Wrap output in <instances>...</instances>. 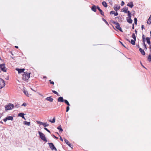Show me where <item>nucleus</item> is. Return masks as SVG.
Here are the masks:
<instances>
[{
  "label": "nucleus",
  "instance_id": "1",
  "mask_svg": "<svg viewBox=\"0 0 151 151\" xmlns=\"http://www.w3.org/2000/svg\"><path fill=\"white\" fill-rule=\"evenodd\" d=\"M30 73H24V74L22 76V79L24 81H26L28 80L30 78Z\"/></svg>",
  "mask_w": 151,
  "mask_h": 151
},
{
  "label": "nucleus",
  "instance_id": "2",
  "mask_svg": "<svg viewBox=\"0 0 151 151\" xmlns=\"http://www.w3.org/2000/svg\"><path fill=\"white\" fill-rule=\"evenodd\" d=\"M14 105L11 103H9L7 105L5 106L6 110H10L14 107Z\"/></svg>",
  "mask_w": 151,
  "mask_h": 151
},
{
  "label": "nucleus",
  "instance_id": "3",
  "mask_svg": "<svg viewBox=\"0 0 151 151\" xmlns=\"http://www.w3.org/2000/svg\"><path fill=\"white\" fill-rule=\"evenodd\" d=\"M38 133L40 135V138L43 141L47 142V140L46 139L45 135L40 131H39Z\"/></svg>",
  "mask_w": 151,
  "mask_h": 151
},
{
  "label": "nucleus",
  "instance_id": "4",
  "mask_svg": "<svg viewBox=\"0 0 151 151\" xmlns=\"http://www.w3.org/2000/svg\"><path fill=\"white\" fill-rule=\"evenodd\" d=\"M5 86L4 81L0 78V89L2 88Z\"/></svg>",
  "mask_w": 151,
  "mask_h": 151
},
{
  "label": "nucleus",
  "instance_id": "5",
  "mask_svg": "<svg viewBox=\"0 0 151 151\" xmlns=\"http://www.w3.org/2000/svg\"><path fill=\"white\" fill-rule=\"evenodd\" d=\"M48 145L51 149L52 150H56V148L52 143H49Z\"/></svg>",
  "mask_w": 151,
  "mask_h": 151
},
{
  "label": "nucleus",
  "instance_id": "6",
  "mask_svg": "<svg viewBox=\"0 0 151 151\" xmlns=\"http://www.w3.org/2000/svg\"><path fill=\"white\" fill-rule=\"evenodd\" d=\"M114 23L116 25V26H115V27L117 29L119 30L121 32H123L120 26V25L119 23H118V22H114Z\"/></svg>",
  "mask_w": 151,
  "mask_h": 151
},
{
  "label": "nucleus",
  "instance_id": "7",
  "mask_svg": "<svg viewBox=\"0 0 151 151\" xmlns=\"http://www.w3.org/2000/svg\"><path fill=\"white\" fill-rule=\"evenodd\" d=\"M0 68L2 71L4 72H6V68L5 64H2L0 65Z\"/></svg>",
  "mask_w": 151,
  "mask_h": 151
},
{
  "label": "nucleus",
  "instance_id": "8",
  "mask_svg": "<svg viewBox=\"0 0 151 151\" xmlns=\"http://www.w3.org/2000/svg\"><path fill=\"white\" fill-rule=\"evenodd\" d=\"M13 119V117L12 116H8L5 118L4 119V122H6L7 120H12Z\"/></svg>",
  "mask_w": 151,
  "mask_h": 151
},
{
  "label": "nucleus",
  "instance_id": "9",
  "mask_svg": "<svg viewBox=\"0 0 151 151\" xmlns=\"http://www.w3.org/2000/svg\"><path fill=\"white\" fill-rule=\"evenodd\" d=\"M64 139L65 143L67 145H68L69 147H70L71 148H72V147H73V145L69 143L67 140L65 138H64Z\"/></svg>",
  "mask_w": 151,
  "mask_h": 151
},
{
  "label": "nucleus",
  "instance_id": "10",
  "mask_svg": "<svg viewBox=\"0 0 151 151\" xmlns=\"http://www.w3.org/2000/svg\"><path fill=\"white\" fill-rule=\"evenodd\" d=\"M128 8L127 7H125L122 9V11L124 12L125 13H127L129 11H128Z\"/></svg>",
  "mask_w": 151,
  "mask_h": 151
},
{
  "label": "nucleus",
  "instance_id": "11",
  "mask_svg": "<svg viewBox=\"0 0 151 151\" xmlns=\"http://www.w3.org/2000/svg\"><path fill=\"white\" fill-rule=\"evenodd\" d=\"M96 8L98 9V10L99 11L101 14L103 16H104V12L102 11L100 8L99 6H97L96 7Z\"/></svg>",
  "mask_w": 151,
  "mask_h": 151
},
{
  "label": "nucleus",
  "instance_id": "12",
  "mask_svg": "<svg viewBox=\"0 0 151 151\" xmlns=\"http://www.w3.org/2000/svg\"><path fill=\"white\" fill-rule=\"evenodd\" d=\"M64 100L63 98L62 97H60L58 99V102H63L64 101Z\"/></svg>",
  "mask_w": 151,
  "mask_h": 151
},
{
  "label": "nucleus",
  "instance_id": "13",
  "mask_svg": "<svg viewBox=\"0 0 151 151\" xmlns=\"http://www.w3.org/2000/svg\"><path fill=\"white\" fill-rule=\"evenodd\" d=\"M16 70H17L18 71V72L19 73H22L24 72V69H18V68H16Z\"/></svg>",
  "mask_w": 151,
  "mask_h": 151
},
{
  "label": "nucleus",
  "instance_id": "14",
  "mask_svg": "<svg viewBox=\"0 0 151 151\" xmlns=\"http://www.w3.org/2000/svg\"><path fill=\"white\" fill-rule=\"evenodd\" d=\"M139 51L141 53V54L142 55H145V53L144 50H142L141 48H139Z\"/></svg>",
  "mask_w": 151,
  "mask_h": 151
},
{
  "label": "nucleus",
  "instance_id": "15",
  "mask_svg": "<svg viewBox=\"0 0 151 151\" xmlns=\"http://www.w3.org/2000/svg\"><path fill=\"white\" fill-rule=\"evenodd\" d=\"M46 100L50 101V102H52L53 99L51 98L50 97H48L46 98Z\"/></svg>",
  "mask_w": 151,
  "mask_h": 151
},
{
  "label": "nucleus",
  "instance_id": "16",
  "mask_svg": "<svg viewBox=\"0 0 151 151\" xmlns=\"http://www.w3.org/2000/svg\"><path fill=\"white\" fill-rule=\"evenodd\" d=\"M96 6L94 5H93V6L91 7V10L93 12H96Z\"/></svg>",
  "mask_w": 151,
  "mask_h": 151
},
{
  "label": "nucleus",
  "instance_id": "17",
  "mask_svg": "<svg viewBox=\"0 0 151 151\" xmlns=\"http://www.w3.org/2000/svg\"><path fill=\"white\" fill-rule=\"evenodd\" d=\"M24 114L22 113H19L18 114V116H19L22 117V118L24 119L25 120V119L24 118Z\"/></svg>",
  "mask_w": 151,
  "mask_h": 151
},
{
  "label": "nucleus",
  "instance_id": "18",
  "mask_svg": "<svg viewBox=\"0 0 151 151\" xmlns=\"http://www.w3.org/2000/svg\"><path fill=\"white\" fill-rule=\"evenodd\" d=\"M127 22L129 23H132V20L131 19V18H129L128 19L127 18Z\"/></svg>",
  "mask_w": 151,
  "mask_h": 151
},
{
  "label": "nucleus",
  "instance_id": "19",
  "mask_svg": "<svg viewBox=\"0 0 151 151\" xmlns=\"http://www.w3.org/2000/svg\"><path fill=\"white\" fill-rule=\"evenodd\" d=\"M102 4L105 7H107L108 6L107 3L105 1H103L102 3Z\"/></svg>",
  "mask_w": 151,
  "mask_h": 151
},
{
  "label": "nucleus",
  "instance_id": "20",
  "mask_svg": "<svg viewBox=\"0 0 151 151\" xmlns=\"http://www.w3.org/2000/svg\"><path fill=\"white\" fill-rule=\"evenodd\" d=\"M147 23V24H150L151 23V15H150L149 19H148Z\"/></svg>",
  "mask_w": 151,
  "mask_h": 151
},
{
  "label": "nucleus",
  "instance_id": "21",
  "mask_svg": "<svg viewBox=\"0 0 151 151\" xmlns=\"http://www.w3.org/2000/svg\"><path fill=\"white\" fill-rule=\"evenodd\" d=\"M120 6H114V9L115 11H117L120 9Z\"/></svg>",
  "mask_w": 151,
  "mask_h": 151
},
{
  "label": "nucleus",
  "instance_id": "22",
  "mask_svg": "<svg viewBox=\"0 0 151 151\" xmlns=\"http://www.w3.org/2000/svg\"><path fill=\"white\" fill-rule=\"evenodd\" d=\"M127 6H129L131 8H132L133 6V5L132 2H131L130 3L128 4Z\"/></svg>",
  "mask_w": 151,
  "mask_h": 151
},
{
  "label": "nucleus",
  "instance_id": "23",
  "mask_svg": "<svg viewBox=\"0 0 151 151\" xmlns=\"http://www.w3.org/2000/svg\"><path fill=\"white\" fill-rule=\"evenodd\" d=\"M57 129L59 130V131L60 132H62L63 131V129L61 128V125L58 127Z\"/></svg>",
  "mask_w": 151,
  "mask_h": 151
},
{
  "label": "nucleus",
  "instance_id": "24",
  "mask_svg": "<svg viewBox=\"0 0 151 151\" xmlns=\"http://www.w3.org/2000/svg\"><path fill=\"white\" fill-rule=\"evenodd\" d=\"M146 40H147V43L149 44V45H150V38L149 37H147L146 38Z\"/></svg>",
  "mask_w": 151,
  "mask_h": 151
},
{
  "label": "nucleus",
  "instance_id": "25",
  "mask_svg": "<svg viewBox=\"0 0 151 151\" xmlns=\"http://www.w3.org/2000/svg\"><path fill=\"white\" fill-rule=\"evenodd\" d=\"M24 124L27 125V126H29L30 123L29 122H27L26 121L24 122Z\"/></svg>",
  "mask_w": 151,
  "mask_h": 151
},
{
  "label": "nucleus",
  "instance_id": "26",
  "mask_svg": "<svg viewBox=\"0 0 151 151\" xmlns=\"http://www.w3.org/2000/svg\"><path fill=\"white\" fill-rule=\"evenodd\" d=\"M23 92L24 93V94L27 96H29V94L27 91L24 90H23Z\"/></svg>",
  "mask_w": 151,
  "mask_h": 151
},
{
  "label": "nucleus",
  "instance_id": "27",
  "mask_svg": "<svg viewBox=\"0 0 151 151\" xmlns=\"http://www.w3.org/2000/svg\"><path fill=\"white\" fill-rule=\"evenodd\" d=\"M147 60L149 62H151V55L150 54H149L148 55L147 58Z\"/></svg>",
  "mask_w": 151,
  "mask_h": 151
},
{
  "label": "nucleus",
  "instance_id": "28",
  "mask_svg": "<svg viewBox=\"0 0 151 151\" xmlns=\"http://www.w3.org/2000/svg\"><path fill=\"white\" fill-rule=\"evenodd\" d=\"M136 40H131V43L132 45H135V41Z\"/></svg>",
  "mask_w": 151,
  "mask_h": 151
},
{
  "label": "nucleus",
  "instance_id": "29",
  "mask_svg": "<svg viewBox=\"0 0 151 151\" xmlns=\"http://www.w3.org/2000/svg\"><path fill=\"white\" fill-rule=\"evenodd\" d=\"M64 101L65 103L68 106H70V104L69 102L67 100L65 99L64 100Z\"/></svg>",
  "mask_w": 151,
  "mask_h": 151
},
{
  "label": "nucleus",
  "instance_id": "30",
  "mask_svg": "<svg viewBox=\"0 0 151 151\" xmlns=\"http://www.w3.org/2000/svg\"><path fill=\"white\" fill-rule=\"evenodd\" d=\"M49 121L52 123H54L55 122V117H54L52 120H49Z\"/></svg>",
  "mask_w": 151,
  "mask_h": 151
},
{
  "label": "nucleus",
  "instance_id": "31",
  "mask_svg": "<svg viewBox=\"0 0 151 151\" xmlns=\"http://www.w3.org/2000/svg\"><path fill=\"white\" fill-rule=\"evenodd\" d=\"M42 125L44 127H46L48 126L49 125V124H47V123H43Z\"/></svg>",
  "mask_w": 151,
  "mask_h": 151
},
{
  "label": "nucleus",
  "instance_id": "32",
  "mask_svg": "<svg viewBox=\"0 0 151 151\" xmlns=\"http://www.w3.org/2000/svg\"><path fill=\"white\" fill-rule=\"evenodd\" d=\"M132 37L134 40H136V37L134 33H133L132 35Z\"/></svg>",
  "mask_w": 151,
  "mask_h": 151
},
{
  "label": "nucleus",
  "instance_id": "33",
  "mask_svg": "<svg viewBox=\"0 0 151 151\" xmlns=\"http://www.w3.org/2000/svg\"><path fill=\"white\" fill-rule=\"evenodd\" d=\"M128 13V18H131V14L130 12L129 11H128V12L127 13Z\"/></svg>",
  "mask_w": 151,
  "mask_h": 151
},
{
  "label": "nucleus",
  "instance_id": "34",
  "mask_svg": "<svg viewBox=\"0 0 151 151\" xmlns=\"http://www.w3.org/2000/svg\"><path fill=\"white\" fill-rule=\"evenodd\" d=\"M52 92L55 94L57 95L58 96H60V95L58 94V93L56 91L54 90H52Z\"/></svg>",
  "mask_w": 151,
  "mask_h": 151
},
{
  "label": "nucleus",
  "instance_id": "35",
  "mask_svg": "<svg viewBox=\"0 0 151 151\" xmlns=\"http://www.w3.org/2000/svg\"><path fill=\"white\" fill-rule=\"evenodd\" d=\"M142 41L144 42H145V38L144 37V35H142Z\"/></svg>",
  "mask_w": 151,
  "mask_h": 151
},
{
  "label": "nucleus",
  "instance_id": "36",
  "mask_svg": "<svg viewBox=\"0 0 151 151\" xmlns=\"http://www.w3.org/2000/svg\"><path fill=\"white\" fill-rule=\"evenodd\" d=\"M37 123L38 124H42H42H43V122H41L40 121H37Z\"/></svg>",
  "mask_w": 151,
  "mask_h": 151
},
{
  "label": "nucleus",
  "instance_id": "37",
  "mask_svg": "<svg viewBox=\"0 0 151 151\" xmlns=\"http://www.w3.org/2000/svg\"><path fill=\"white\" fill-rule=\"evenodd\" d=\"M143 45L144 46V49L145 50H146L147 49V48L146 47V45L145 43V42L143 43Z\"/></svg>",
  "mask_w": 151,
  "mask_h": 151
},
{
  "label": "nucleus",
  "instance_id": "38",
  "mask_svg": "<svg viewBox=\"0 0 151 151\" xmlns=\"http://www.w3.org/2000/svg\"><path fill=\"white\" fill-rule=\"evenodd\" d=\"M134 22L135 24H137V19L136 18H134Z\"/></svg>",
  "mask_w": 151,
  "mask_h": 151
},
{
  "label": "nucleus",
  "instance_id": "39",
  "mask_svg": "<svg viewBox=\"0 0 151 151\" xmlns=\"http://www.w3.org/2000/svg\"><path fill=\"white\" fill-rule=\"evenodd\" d=\"M103 20L105 22V23L107 24L108 25H109V24L108 23V22L106 21V20L104 18H103Z\"/></svg>",
  "mask_w": 151,
  "mask_h": 151
},
{
  "label": "nucleus",
  "instance_id": "40",
  "mask_svg": "<svg viewBox=\"0 0 151 151\" xmlns=\"http://www.w3.org/2000/svg\"><path fill=\"white\" fill-rule=\"evenodd\" d=\"M44 129L45 130H46L47 132H49V133H50V131H49L48 129L46 128L45 127L44 128Z\"/></svg>",
  "mask_w": 151,
  "mask_h": 151
},
{
  "label": "nucleus",
  "instance_id": "41",
  "mask_svg": "<svg viewBox=\"0 0 151 151\" xmlns=\"http://www.w3.org/2000/svg\"><path fill=\"white\" fill-rule=\"evenodd\" d=\"M69 110V107L68 106L66 107V111L67 112H68V111Z\"/></svg>",
  "mask_w": 151,
  "mask_h": 151
},
{
  "label": "nucleus",
  "instance_id": "42",
  "mask_svg": "<svg viewBox=\"0 0 151 151\" xmlns=\"http://www.w3.org/2000/svg\"><path fill=\"white\" fill-rule=\"evenodd\" d=\"M124 2L123 1H122L121 4V5L122 6H123V5H124Z\"/></svg>",
  "mask_w": 151,
  "mask_h": 151
},
{
  "label": "nucleus",
  "instance_id": "43",
  "mask_svg": "<svg viewBox=\"0 0 151 151\" xmlns=\"http://www.w3.org/2000/svg\"><path fill=\"white\" fill-rule=\"evenodd\" d=\"M115 11H111L110 12V14H115Z\"/></svg>",
  "mask_w": 151,
  "mask_h": 151
},
{
  "label": "nucleus",
  "instance_id": "44",
  "mask_svg": "<svg viewBox=\"0 0 151 151\" xmlns=\"http://www.w3.org/2000/svg\"><path fill=\"white\" fill-rule=\"evenodd\" d=\"M27 105V104L26 103H24L22 105V106H25Z\"/></svg>",
  "mask_w": 151,
  "mask_h": 151
},
{
  "label": "nucleus",
  "instance_id": "45",
  "mask_svg": "<svg viewBox=\"0 0 151 151\" xmlns=\"http://www.w3.org/2000/svg\"><path fill=\"white\" fill-rule=\"evenodd\" d=\"M49 81H50V83L51 84H54V82L52 81H51V80Z\"/></svg>",
  "mask_w": 151,
  "mask_h": 151
},
{
  "label": "nucleus",
  "instance_id": "46",
  "mask_svg": "<svg viewBox=\"0 0 151 151\" xmlns=\"http://www.w3.org/2000/svg\"><path fill=\"white\" fill-rule=\"evenodd\" d=\"M119 42H120V43L122 45H123L124 47H126L123 44V43L121 42L120 41H119Z\"/></svg>",
  "mask_w": 151,
  "mask_h": 151
},
{
  "label": "nucleus",
  "instance_id": "47",
  "mask_svg": "<svg viewBox=\"0 0 151 151\" xmlns=\"http://www.w3.org/2000/svg\"><path fill=\"white\" fill-rule=\"evenodd\" d=\"M115 16H116L118 15V13L117 12H116V13H115L114 14Z\"/></svg>",
  "mask_w": 151,
  "mask_h": 151
},
{
  "label": "nucleus",
  "instance_id": "48",
  "mask_svg": "<svg viewBox=\"0 0 151 151\" xmlns=\"http://www.w3.org/2000/svg\"><path fill=\"white\" fill-rule=\"evenodd\" d=\"M134 24H132V29H134Z\"/></svg>",
  "mask_w": 151,
  "mask_h": 151
},
{
  "label": "nucleus",
  "instance_id": "49",
  "mask_svg": "<svg viewBox=\"0 0 151 151\" xmlns=\"http://www.w3.org/2000/svg\"><path fill=\"white\" fill-rule=\"evenodd\" d=\"M143 29H144V26L143 25H142V30Z\"/></svg>",
  "mask_w": 151,
  "mask_h": 151
},
{
  "label": "nucleus",
  "instance_id": "50",
  "mask_svg": "<svg viewBox=\"0 0 151 151\" xmlns=\"http://www.w3.org/2000/svg\"><path fill=\"white\" fill-rule=\"evenodd\" d=\"M60 140L62 141H63V139H62V137H60Z\"/></svg>",
  "mask_w": 151,
  "mask_h": 151
},
{
  "label": "nucleus",
  "instance_id": "51",
  "mask_svg": "<svg viewBox=\"0 0 151 151\" xmlns=\"http://www.w3.org/2000/svg\"><path fill=\"white\" fill-rule=\"evenodd\" d=\"M126 40L127 41H128V42H130V41H129V39H127V38H126Z\"/></svg>",
  "mask_w": 151,
  "mask_h": 151
},
{
  "label": "nucleus",
  "instance_id": "52",
  "mask_svg": "<svg viewBox=\"0 0 151 151\" xmlns=\"http://www.w3.org/2000/svg\"><path fill=\"white\" fill-rule=\"evenodd\" d=\"M141 65L145 68V69H146L143 65H142V63H141Z\"/></svg>",
  "mask_w": 151,
  "mask_h": 151
},
{
  "label": "nucleus",
  "instance_id": "53",
  "mask_svg": "<svg viewBox=\"0 0 151 151\" xmlns=\"http://www.w3.org/2000/svg\"><path fill=\"white\" fill-rule=\"evenodd\" d=\"M15 106L17 108H18L19 107V105H17Z\"/></svg>",
  "mask_w": 151,
  "mask_h": 151
},
{
  "label": "nucleus",
  "instance_id": "54",
  "mask_svg": "<svg viewBox=\"0 0 151 151\" xmlns=\"http://www.w3.org/2000/svg\"><path fill=\"white\" fill-rule=\"evenodd\" d=\"M135 33L136 34H137V30L136 29L135 30Z\"/></svg>",
  "mask_w": 151,
  "mask_h": 151
},
{
  "label": "nucleus",
  "instance_id": "55",
  "mask_svg": "<svg viewBox=\"0 0 151 151\" xmlns=\"http://www.w3.org/2000/svg\"><path fill=\"white\" fill-rule=\"evenodd\" d=\"M15 47L17 48H18V47L17 46H15Z\"/></svg>",
  "mask_w": 151,
  "mask_h": 151
},
{
  "label": "nucleus",
  "instance_id": "56",
  "mask_svg": "<svg viewBox=\"0 0 151 151\" xmlns=\"http://www.w3.org/2000/svg\"><path fill=\"white\" fill-rule=\"evenodd\" d=\"M54 137H55V138H56V139H58V137H55V136H54Z\"/></svg>",
  "mask_w": 151,
  "mask_h": 151
},
{
  "label": "nucleus",
  "instance_id": "57",
  "mask_svg": "<svg viewBox=\"0 0 151 151\" xmlns=\"http://www.w3.org/2000/svg\"><path fill=\"white\" fill-rule=\"evenodd\" d=\"M46 78V76L44 77V78Z\"/></svg>",
  "mask_w": 151,
  "mask_h": 151
},
{
  "label": "nucleus",
  "instance_id": "58",
  "mask_svg": "<svg viewBox=\"0 0 151 151\" xmlns=\"http://www.w3.org/2000/svg\"><path fill=\"white\" fill-rule=\"evenodd\" d=\"M150 35H151V31L150 32Z\"/></svg>",
  "mask_w": 151,
  "mask_h": 151
},
{
  "label": "nucleus",
  "instance_id": "59",
  "mask_svg": "<svg viewBox=\"0 0 151 151\" xmlns=\"http://www.w3.org/2000/svg\"><path fill=\"white\" fill-rule=\"evenodd\" d=\"M138 47H139V45H138Z\"/></svg>",
  "mask_w": 151,
  "mask_h": 151
},
{
  "label": "nucleus",
  "instance_id": "60",
  "mask_svg": "<svg viewBox=\"0 0 151 151\" xmlns=\"http://www.w3.org/2000/svg\"><path fill=\"white\" fill-rule=\"evenodd\" d=\"M55 151H58L57 150V149H56V150H55Z\"/></svg>",
  "mask_w": 151,
  "mask_h": 151
},
{
  "label": "nucleus",
  "instance_id": "61",
  "mask_svg": "<svg viewBox=\"0 0 151 151\" xmlns=\"http://www.w3.org/2000/svg\"><path fill=\"white\" fill-rule=\"evenodd\" d=\"M150 36H151V35H150Z\"/></svg>",
  "mask_w": 151,
  "mask_h": 151
}]
</instances>
